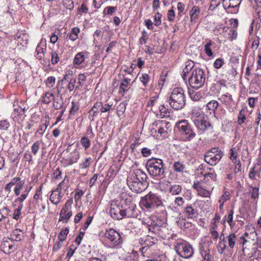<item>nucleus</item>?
I'll return each instance as SVG.
<instances>
[{
	"mask_svg": "<svg viewBox=\"0 0 261 261\" xmlns=\"http://www.w3.org/2000/svg\"><path fill=\"white\" fill-rule=\"evenodd\" d=\"M124 217L136 218L138 216V211L134 204L130 203L128 207L123 208Z\"/></svg>",
	"mask_w": 261,
	"mask_h": 261,
	"instance_id": "nucleus-18",
	"label": "nucleus"
},
{
	"mask_svg": "<svg viewBox=\"0 0 261 261\" xmlns=\"http://www.w3.org/2000/svg\"><path fill=\"white\" fill-rule=\"evenodd\" d=\"M64 80H65V75L64 76L61 81L59 83L57 87L58 93L61 95V97H62V96L64 95L65 93V90L62 86Z\"/></svg>",
	"mask_w": 261,
	"mask_h": 261,
	"instance_id": "nucleus-41",
	"label": "nucleus"
},
{
	"mask_svg": "<svg viewBox=\"0 0 261 261\" xmlns=\"http://www.w3.org/2000/svg\"><path fill=\"white\" fill-rule=\"evenodd\" d=\"M224 60L222 58H218L214 63V67L216 69H219L224 64Z\"/></svg>",
	"mask_w": 261,
	"mask_h": 261,
	"instance_id": "nucleus-51",
	"label": "nucleus"
},
{
	"mask_svg": "<svg viewBox=\"0 0 261 261\" xmlns=\"http://www.w3.org/2000/svg\"><path fill=\"white\" fill-rule=\"evenodd\" d=\"M161 16L162 15L159 13L157 12L156 15L154 16V24L156 26H159L161 23Z\"/></svg>",
	"mask_w": 261,
	"mask_h": 261,
	"instance_id": "nucleus-59",
	"label": "nucleus"
},
{
	"mask_svg": "<svg viewBox=\"0 0 261 261\" xmlns=\"http://www.w3.org/2000/svg\"><path fill=\"white\" fill-rule=\"evenodd\" d=\"M10 126L9 123L7 120L1 121L0 123V129L2 130H7Z\"/></svg>",
	"mask_w": 261,
	"mask_h": 261,
	"instance_id": "nucleus-57",
	"label": "nucleus"
},
{
	"mask_svg": "<svg viewBox=\"0 0 261 261\" xmlns=\"http://www.w3.org/2000/svg\"><path fill=\"white\" fill-rule=\"evenodd\" d=\"M126 109V106L125 103L121 102L119 106L117 107V113L119 115L123 114L125 112Z\"/></svg>",
	"mask_w": 261,
	"mask_h": 261,
	"instance_id": "nucleus-52",
	"label": "nucleus"
},
{
	"mask_svg": "<svg viewBox=\"0 0 261 261\" xmlns=\"http://www.w3.org/2000/svg\"><path fill=\"white\" fill-rule=\"evenodd\" d=\"M63 181H64L60 183L57 189L53 191L50 196V201L55 204H57L60 202V200L61 198V186L63 185Z\"/></svg>",
	"mask_w": 261,
	"mask_h": 261,
	"instance_id": "nucleus-19",
	"label": "nucleus"
},
{
	"mask_svg": "<svg viewBox=\"0 0 261 261\" xmlns=\"http://www.w3.org/2000/svg\"><path fill=\"white\" fill-rule=\"evenodd\" d=\"M85 60V56L83 52L78 53L74 57L73 63L74 64L80 65Z\"/></svg>",
	"mask_w": 261,
	"mask_h": 261,
	"instance_id": "nucleus-33",
	"label": "nucleus"
},
{
	"mask_svg": "<svg viewBox=\"0 0 261 261\" xmlns=\"http://www.w3.org/2000/svg\"><path fill=\"white\" fill-rule=\"evenodd\" d=\"M175 171L182 172L185 169V166L180 162H175L173 165Z\"/></svg>",
	"mask_w": 261,
	"mask_h": 261,
	"instance_id": "nucleus-36",
	"label": "nucleus"
},
{
	"mask_svg": "<svg viewBox=\"0 0 261 261\" xmlns=\"http://www.w3.org/2000/svg\"><path fill=\"white\" fill-rule=\"evenodd\" d=\"M10 212V210L7 207H5L0 210V213L2 214V216H4L5 218L9 215Z\"/></svg>",
	"mask_w": 261,
	"mask_h": 261,
	"instance_id": "nucleus-62",
	"label": "nucleus"
},
{
	"mask_svg": "<svg viewBox=\"0 0 261 261\" xmlns=\"http://www.w3.org/2000/svg\"><path fill=\"white\" fill-rule=\"evenodd\" d=\"M191 119L201 133L212 128L211 124L207 121V118L204 117L202 112L196 108H195L192 111Z\"/></svg>",
	"mask_w": 261,
	"mask_h": 261,
	"instance_id": "nucleus-1",
	"label": "nucleus"
},
{
	"mask_svg": "<svg viewBox=\"0 0 261 261\" xmlns=\"http://www.w3.org/2000/svg\"><path fill=\"white\" fill-rule=\"evenodd\" d=\"M173 8L174 7H172L171 9L168 11L167 13V18L170 21H173L175 19V13Z\"/></svg>",
	"mask_w": 261,
	"mask_h": 261,
	"instance_id": "nucleus-49",
	"label": "nucleus"
},
{
	"mask_svg": "<svg viewBox=\"0 0 261 261\" xmlns=\"http://www.w3.org/2000/svg\"><path fill=\"white\" fill-rule=\"evenodd\" d=\"M156 241V239L155 238H153L149 236H145L140 239V243L144 245L141 249L142 253L144 256L149 257L151 253V250L149 248L154 245Z\"/></svg>",
	"mask_w": 261,
	"mask_h": 261,
	"instance_id": "nucleus-11",
	"label": "nucleus"
},
{
	"mask_svg": "<svg viewBox=\"0 0 261 261\" xmlns=\"http://www.w3.org/2000/svg\"><path fill=\"white\" fill-rule=\"evenodd\" d=\"M174 249L179 256L186 258L192 257L194 253V250L191 245L188 242L183 241L176 242Z\"/></svg>",
	"mask_w": 261,
	"mask_h": 261,
	"instance_id": "nucleus-7",
	"label": "nucleus"
},
{
	"mask_svg": "<svg viewBox=\"0 0 261 261\" xmlns=\"http://www.w3.org/2000/svg\"><path fill=\"white\" fill-rule=\"evenodd\" d=\"M140 80L144 86H146L149 81V76L146 73H142L140 77Z\"/></svg>",
	"mask_w": 261,
	"mask_h": 261,
	"instance_id": "nucleus-47",
	"label": "nucleus"
},
{
	"mask_svg": "<svg viewBox=\"0 0 261 261\" xmlns=\"http://www.w3.org/2000/svg\"><path fill=\"white\" fill-rule=\"evenodd\" d=\"M40 141H37L35 143H34L31 147L32 151L34 153V154L36 155L38 153L40 148Z\"/></svg>",
	"mask_w": 261,
	"mask_h": 261,
	"instance_id": "nucleus-48",
	"label": "nucleus"
},
{
	"mask_svg": "<svg viewBox=\"0 0 261 261\" xmlns=\"http://www.w3.org/2000/svg\"><path fill=\"white\" fill-rule=\"evenodd\" d=\"M176 125L185 141H190L196 137V133L187 120H181Z\"/></svg>",
	"mask_w": 261,
	"mask_h": 261,
	"instance_id": "nucleus-5",
	"label": "nucleus"
},
{
	"mask_svg": "<svg viewBox=\"0 0 261 261\" xmlns=\"http://www.w3.org/2000/svg\"><path fill=\"white\" fill-rule=\"evenodd\" d=\"M1 251L6 254H10L15 250L14 243L10 238H4L0 246Z\"/></svg>",
	"mask_w": 261,
	"mask_h": 261,
	"instance_id": "nucleus-14",
	"label": "nucleus"
},
{
	"mask_svg": "<svg viewBox=\"0 0 261 261\" xmlns=\"http://www.w3.org/2000/svg\"><path fill=\"white\" fill-rule=\"evenodd\" d=\"M190 97L194 101L199 100L202 96L198 92L192 91L190 92Z\"/></svg>",
	"mask_w": 261,
	"mask_h": 261,
	"instance_id": "nucleus-54",
	"label": "nucleus"
},
{
	"mask_svg": "<svg viewBox=\"0 0 261 261\" xmlns=\"http://www.w3.org/2000/svg\"><path fill=\"white\" fill-rule=\"evenodd\" d=\"M169 104L174 110L182 109L186 105V96L184 90L181 88L174 89L170 97Z\"/></svg>",
	"mask_w": 261,
	"mask_h": 261,
	"instance_id": "nucleus-2",
	"label": "nucleus"
},
{
	"mask_svg": "<svg viewBox=\"0 0 261 261\" xmlns=\"http://www.w3.org/2000/svg\"><path fill=\"white\" fill-rule=\"evenodd\" d=\"M123 208L117 201H112L110 204V215L114 219L121 220L123 218Z\"/></svg>",
	"mask_w": 261,
	"mask_h": 261,
	"instance_id": "nucleus-12",
	"label": "nucleus"
},
{
	"mask_svg": "<svg viewBox=\"0 0 261 261\" xmlns=\"http://www.w3.org/2000/svg\"><path fill=\"white\" fill-rule=\"evenodd\" d=\"M42 124L40 125L38 129L37 132L35 133L36 135H40V136H42L44 133L45 132L48 123L47 124V120L46 118L45 119H43L42 120Z\"/></svg>",
	"mask_w": 261,
	"mask_h": 261,
	"instance_id": "nucleus-31",
	"label": "nucleus"
},
{
	"mask_svg": "<svg viewBox=\"0 0 261 261\" xmlns=\"http://www.w3.org/2000/svg\"><path fill=\"white\" fill-rule=\"evenodd\" d=\"M112 107V105H109L108 103H106L105 105L102 104V106H101L100 111L102 113H105L109 111Z\"/></svg>",
	"mask_w": 261,
	"mask_h": 261,
	"instance_id": "nucleus-60",
	"label": "nucleus"
},
{
	"mask_svg": "<svg viewBox=\"0 0 261 261\" xmlns=\"http://www.w3.org/2000/svg\"><path fill=\"white\" fill-rule=\"evenodd\" d=\"M127 185L133 192L138 193L144 191L148 187L147 181L136 182L134 180H127Z\"/></svg>",
	"mask_w": 261,
	"mask_h": 261,
	"instance_id": "nucleus-13",
	"label": "nucleus"
},
{
	"mask_svg": "<svg viewBox=\"0 0 261 261\" xmlns=\"http://www.w3.org/2000/svg\"><path fill=\"white\" fill-rule=\"evenodd\" d=\"M230 199V194L228 191L224 192V194L220 198L218 202L220 203L219 208L222 210L223 208L224 203Z\"/></svg>",
	"mask_w": 261,
	"mask_h": 261,
	"instance_id": "nucleus-30",
	"label": "nucleus"
},
{
	"mask_svg": "<svg viewBox=\"0 0 261 261\" xmlns=\"http://www.w3.org/2000/svg\"><path fill=\"white\" fill-rule=\"evenodd\" d=\"M247 113V108H243L242 110L240 111L238 119H237V122L238 124L239 125H241L242 124H243L246 119V113Z\"/></svg>",
	"mask_w": 261,
	"mask_h": 261,
	"instance_id": "nucleus-29",
	"label": "nucleus"
},
{
	"mask_svg": "<svg viewBox=\"0 0 261 261\" xmlns=\"http://www.w3.org/2000/svg\"><path fill=\"white\" fill-rule=\"evenodd\" d=\"M194 66V63L192 61H189L186 62L185 68L184 69V71L185 72H189Z\"/></svg>",
	"mask_w": 261,
	"mask_h": 261,
	"instance_id": "nucleus-50",
	"label": "nucleus"
},
{
	"mask_svg": "<svg viewBox=\"0 0 261 261\" xmlns=\"http://www.w3.org/2000/svg\"><path fill=\"white\" fill-rule=\"evenodd\" d=\"M81 143L82 146L85 148L87 149L90 147L91 142L90 140L86 137H83L81 140Z\"/></svg>",
	"mask_w": 261,
	"mask_h": 261,
	"instance_id": "nucleus-46",
	"label": "nucleus"
},
{
	"mask_svg": "<svg viewBox=\"0 0 261 261\" xmlns=\"http://www.w3.org/2000/svg\"><path fill=\"white\" fill-rule=\"evenodd\" d=\"M223 153L218 148H214L204 155L205 161L211 166L216 165L222 157Z\"/></svg>",
	"mask_w": 261,
	"mask_h": 261,
	"instance_id": "nucleus-10",
	"label": "nucleus"
},
{
	"mask_svg": "<svg viewBox=\"0 0 261 261\" xmlns=\"http://www.w3.org/2000/svg\"><path fill=\"white\" fill-rule=\"evenodd\" d=\"M185 203V200L184 198L182 197L178 196L175 198L173 204L177 207H181L184 205Z\"/></svg>",
	"mask_w": 261,
	"mask_h": 261,
	"instance_id": "nucleus-39",
	"label": "nucleus"
},
{
	"mask_svg": "<svg viewBox=\"0 0 261 261\" xmlns=\"http://www.w3.org/2000/svg\"><path fill=\"white\" fill-rule=\"evenodd\" d=\"M31 187L30 188V189L29 190H25L20 195V196L18 197L15 200V202H19L18 205H22L23 206V202L24 200L27 198L29 193L31 189Z\"/></svg>",
	"mask_w": 261,
	"mask_h": 261,
	"instance_id": "nucleus-32",
	"label": "nucleus"
},
{
	"mask_svg": "<svg viewBox=\"0 0 261 261\" xmlns=\"http://www.w3.org/2000/svg\"><path fill=\"white\" fill-rule=\"evenodd\" d=\"M130 79L126 78L123 79L120 85L119 93L124 95L125 93L128 91L130 87Z\"/></svg>",
	"mask_w": 261,
	"mask_h": 261,
	"instance_id": "nucleus-22",
	"label": "nucleus"
},
{
	"mask_svg": "<svg viewBox=\"0 0 261 261\" xmlns=\"http://www.w3.org/2000/svg\"><path fill=\"white\" fill-rule=\"evenodd\" d=\"M250 188L252 189L251 191V197L252 199H258L259 196V188L250 186Z\"/></svg>",
	"mask_w": 261,
	"mask_h": 261,
	"instance_id": "nucleus-44",
	"label": "nucleus"
},
{
	"mask_svg": "<svg viewBox=\"0 0 261 261\" xmlns=\"http://www.w3.org/2000/svg\"><path fill=\"white\" fill-rule=\"evenodd\" d=\"M185 212L188 218H195L198 216L197 211L191 205L187 206L185 210Z\"/></svg>",
	"mask_w": 261,
	"mask_h": 261,
	"instance_id": "nucleus-26",
	"label": "nucleus"
},
{
	"mask_svg": "<svg viewBox=\"0 0 261 261\" xmlns=\"http://www.w3.org/2000/svg\"><path fill=\"white\" fill-rule=\"evenodd\" d=\"M205 73L201 68H196L192 71L191 76L189 78L190 86L196 89L202 87L205 82Z\"/></svg>",
	"mask_w": 261,
	"mask_h": 261,
	"instance_id": "nucleus-4",
	"label": "nucleus"
},
{
	"mask_svg": "<svg viewBox=\"0 0 261 261\" xmlns=\"http://www.w3.org/2000/svg\"><path fill=\"white\" fill-rule=\"evenodd\" d=\"M54 99V94L51 92H46L42 97V102L44 103H48Z\"/></svg>",
	"mask_w": 261,
	"mask_h": 261,
	"instance_id": "nucleus-38",
	"label": "nucleus"
},
{
	"mask_svg": "<svg viewBox=\"0 0 261 261\" xmlns=\"http://www.w3.org/2000/svg\"><path fill=\"white\" fill-rule=\"evenodd\" d=\"M198 195L203 197H210L211 192L201 187L197 192Z\"/></svg>",
	"mask_w": 261,
	"mask_h": 261,
	"instance_id": "nucleus-45",
	"label": "nucleus"
},
{
	"mask_svg": "<svg viewBox=\"0 0 261 261\" xmlns=\"http://www.w3.org/2000/svg\"><path fill=\"white\" fill-rule=\"evenodd\" d=\"M104 237L109 241V246L112 248L120 247L123 242L120 233L113 228L107 230Z\"/></svg>",
	"mask_w": 261,
	"mask_h": 261,
	"instance_id": "nucleus-6",
	"label": "nucleus"
},
{
	"mask_svg": "<svg viewBox=\"0 0 261 261\" xmlns=\"http://www.w3.org/2000/svg\"><path fill=\"white\" fill-rule=\"evenodd\" d=\"M240 151L239 146L232 147L228 153V157L232 162L238 166V170H240L241 168V164L238 158V153Z\"/></svg>",
	"mask_w": 261,
	"mask_h": 261,
	"instance_id": "nucleus-17",
	"label": "nucleus"
},
{
	"mask_svg": "<svg viewBox=\"0 0 261 261\" xmlns=\"http://www.w3.org/2000/svg\"><path fill=\"white\" fill-rule=\"evenodd\" d=\"M229 246L231 248L234 247L235 244L237 241V236L234 233H231L227 236Z\"/></svg>",
	"mask_w": 261,
	"mask_h": 261,
	"instance_id": "nucleus-34",
	"label": "nucleus"
},
{
	"mask_svg": "<svg viewBox=\"0 0 261 261\" xmlns=\"http://www.w3.org/2000/svg\"><path fill=\"white\" fill-rule=\"evenodd\" d=\"M116 7L109 6L106 8L103 13L108 15H112L116 11Z\"/></svg>",
	"mask_w": 261,
	"mask_h": 261,
	"instance_id": "nucleus-53",
	"label": "nucleus"
},
{
	"mask_svg": "<svg viewBox=\"0 0 261 261\" xmlns=\"http://www.w3.org/2000/svg\"><path fill=\"white\" fill-rule=\"evenodd\" d=\"M199 250L202 258V261H211L210 250L205 243L201 244Z\"/></svg>",
	"mask_w": 261,
	"mask_h": 261,
	"instance_id": "nucleus-20",
	"label": "nucleus"
},
{
	"mask_svg": "<svg viewBox=\"0 0 261 261\" xmlns=\"http://www.w3.org/2000/svg\"><path fill=\"white\" fill-rule=\"evenodd\" d=\"M226 245L224 242L220 241L218 244V251L220 253H222L225 249Z\"/></svg>",
	"mask_w": 261,
	"mask_h": 261,
	"instance_id": "nucleus-63",
	"label": "nucleus"
},
{
	"mask_svg": "<svg viewBox=\"0 0 261 261\" xmlns=\"http://www.w3.org/2000/svg\"><path fill=\"white\" fill-rule=\"evenodd\" d=\"M80 33V30L77 28H73L69 35V38L72 41L75 40L78 37V34Z\"/></svg>",
	"mask_w": 261,
	"mask_h": 261,
	"instance_id": "nucleus-37",
	"label": "nucleus"
},
{
	"mask_svg": "<svg viewBox=\"0 0 261 261\" xmlns=\"http://www.w3.org/2000/svg\"><path fill=\"white\" fill-rule=\"evenodd\" d=\"M71 146L72 147L73 150L68 155V159H66V161L68 162L66 163V165H70L76 163L80 157V154L76 150L77 144H74V143H72V144H69L67 149L68 151L69 152V150H71L70 147Z\"/></svg>",
	"mask_w": 261,
	"mask_h": 261,
	"instance_id": "nucleus-15",
	"label": "nucleus"
},
{
	"mask_svg": "<svg viewBox=\"0 0 261 261\" xmlns=\"http://www.w3.org/2000/svg\"><path fill=\"white\" fill-rule=\"evenodd\" d=\"M218 102L217 101L212 100L207 103L206 105V108L210 111L214 112L218 107Z\"/></svg>",
	"mask_w": 261,
	"mask_h": 261,
	"instance_id": "nucleus-40",
	"label": "nucleus"
},
{
	"mask_svg": "<svg viewBox=\"0 0 261 261\" xmlns=\"http://www.w3.org/2000/svg\"><path fill=\"white\" fill-rule=\"evenodd\" d=\"M45 49L46 45L42 42V40H41L40 43L36 47V51L37 54L36 57L37 59L41 60L42 58H43L44 56V52Z\"/></svg>",
	"mask_w": 261,
	"mask_h": 261,
	"instance_id": "nucleus-25",
	"label": "nucleus"
},
{
	"mask_svg": "<svg viewBox=\"0 0 261 261\" xmlns=\"http://www.w3.org/2000/svg\"><path fill=\"white\" fill-rule=\"evenodd\" d=\"M146 168L149 174L153 176H163L165 172L162 160L158 158H151L148 160Z\"/></svg>",
	"mask_w": 261,
	"mask_h": 261,
	"instance_id": "nucleus-3",
	"label": "nucleus"
},
{
	"mask_svg": "<svg viewBox=\"0 0 261 261\" xmlns=\"http://www.w3.org/2000/svg\"><path fill=\"white\" fill-rule=\"evenodd\" d=\"M214 226L212 228H211L210 229V233L212 235V237L214 239H217L219 237V234L218 232L216 230H215V227H216V225L215 223H214Z\"/></svg>",
	"mask_w": 261,
	"mask_h": 261,
	"instance_id": "nucleus-55",
	"label": "nucleus"
},
{
	"mask_svg": "<svg viewBox=\"0 0 261 261\" xmlns=\"http://www.w3.org/2000/svg\"><path fill=\"white\" fill-rule=\"evenodd\" d=\"M140 203L146 209L153 210L160 206L161 202L157 196L150 192L141 198Z\"/></svg>",
	"mask_w": 261,
	"mask_h": 261,
	"instance_id": "nucleus-8",
	"label": "nucleus"
},
{
	"mask_svg": "<svg viewBox=\"0 0 261 261\" xmlns=\"http://www.w3.org/2000/svg\"><path fill=\"white\" fill-rule=\"evenodd\" d=\"M55 82V78L54 76H49L46 80V84L49 87H51Z\"/></svg>",
	"mask_w": 261,
	"mask_h": 261,
	"instance_id": "nucleus-61",
	"label": "nucleus"
},
{
	"mask_svg": "<svg viewBox=\"0 0 261 261\" xmlns=\"http://www.w3.org/2000/svg\"><path fill=\"white\" fill-rule=\"evenodd\" d=\"M185 5L181 2H178L177 5V8L178 10V15L181 16V13L185 9Z\"/></svg>",
	"mask_w": 261,
	"mask_h": 261,
	"instance_id": "nucleus-64",
	"label": "nucleus"
},
{
	"mask_svg": "<svg viewBox=\"0 0 261 261\" xmlns=\"http://www.w3.org/2000/svg\"><path fill=\"white\" fill-rule=\"evenodd\" d=\"M212 44V41L210 40L208 42L206 43V44L204 45V51L206 55L209 57H212L214 55L213 52L212 51L211 48Z\"/></svg>",
	"mask_w": 261,
	"mask_h": 261,
	"instance_id": "nucleus-35",
	"label": "nucleus"
},
{
	"mask_svg": "<svg viewBox=\"0 0 261 261\" xmlns=\"http://www.w3.org/2000/svg\"><path fill=\"white\" fill-rule=\"evenodd\" d=\"M23 206L21 205H18V207L14 210L12 216L14 219L17 220L19 219L20 216L21 214V211L23 208Z\"/></svg>",
	"mask_w": 261,
	"mask_h": 261,
	"instance_id": "nucleus-42",
	"label": "nucleus"
},
{
	"mask_svg": "<svg viewBox=\"0 0 261 261\" xmlns=\"http://www.w3.org/2000/svg\"><path fill=\"white\" fill-rule=\"evenodd\" d=\"M182 188L179 185H173L169 189V193L172 195H178L182 192Z\"/></svg>",
	"mask_w": 261,
	"mask_h": 261,
	"instance_id": "nucleus-27",
	"label": "nucleus"
},
{
	"mask_svg": "<svg viewBox=\"0 0 261 261\" xmlns=\"http://www.w3.org/2000/svg\"><path fill=\"white\" fill-rule=\"evenodd\" d=\"M261 172V165L256 164L254 166L250 169L248 177L252 180L256 179V177L260 176Z\"/></svg>",
	"mask_w": 261,
	"mask_h": 261,
	"instance_id": "nucleus-21",
	"label": "nucleus"
},
{
	"mask_svg": "<svg viewBox=\"0 0 261 261\" xmlns=\"http://www.w3.org/2000/svg\"><path fill=\"white\" fill-rule=\"evenodd\" d=\"M14 187L13 191L16 196L20 194L21 191L25 186V180L19 177H15L11 179L10 182L6 185L4 189L6 192L10 193L11 189Z\"/></svg>",
	"mask_w": 261,
	"mask_h": 261,
	"instance_id": "nucleus-9",
	"label": "nucleus"
},
{
	"mask_svg": "<svg viewBox=\"0 0 261 261\" xmlns=\"http://www.w3.org/2000/svg\"><path fill=\"white\" fill-rule=\"evenodd\" d=\"M142 223L144 225L148 227L149 231L154 232L155 231V221L150 217L143 218L142 220Z\"/></svg>",
	"mask_w": 261,
	"mask_h": 261,
	"instance_id": "nucleus-24",
	"label": "nucleus"
},
{
	"mask_svg": "<svg viewBox=\"0 0 261 261\" xmlns=\"http://www.w3.org/2000/svg\"><path fill=\"white\" fill-rule=\"evenodd\" d=\"M237 37V32L233 29H231L228 33V38L230 40L236 39Z\"/></svg>",
	"mask_w": 261,
	"mask_h": 261,
	"instance_id": "nucleus-56",
	"label": "nucleus"
},
{
	"mask_svg": "<svg viewBox=\"0 0 261 261\" xmlns=\"http://www.w3.org/2000/svg\"><path fill=\"white\" fill-rule=\"evenodd\" d=\"M10 237V239L13 241H20L22 238V232L19 229H14L12 231Z\"/></svg>",
	"mask_w": 261,
	"mask_h": 261,
	"instance_id": "nucleus-28",
	"label": "nucleus"
},
{
	"mask_svg": "<svg viewBox=\"0 0 261 261\" xmlns=\"http://www.w3.org/2000/svg\"><path fill=\"white\" fill-rule=\"evenodd\" d=\"M59 60L58 54L56 52H53L51 54V63L55 64L58 63Z\"/></svg>",
	"mask_w": 261,
	"mask_h": 261,
	"instance_id": "nucleus-58",
	"label": "nucleus"
},
{
	"mask_svg": "<svg viewBox=\"0 0 261 261\" xmlns=\"http://www.w3.org/2000/svg\"><path fill=\"white\" fill-rule=\"evenodd\" d=\"M147 176L146 174L140 169H136L133 171L130 177L127 180L139 181H147Z\"/></svg>",
	"mask_w": 261,
	"mask_h": 261,
	"instance_id": "nucleus-16",
	"label": "nucleus"
},
{
	"mask_svg": "<svg viewBox=\"0 0 261 261\" xmlns=\"http://www.w3.org/2000/svg\"><path fill=\"white\" fill-rule=\"evenodd\" d=\"M79 106L76 102H71V106L69 111V118H70L71 115H74L79 110Z\"/></svg>",
	"mask_w": 261,
	"mask_h": 261,
	"instance_id": "nucleus-43",
	"label": "nucleus"
},
{
	"mask_svg": "<svg viewBox=\"0 0 261 261\" xmlns=\"http://www.w3.org/2000/svg\"><path fill=\"white\" fill-rule=\"evenodd\" d=\"M200 14V9L196 6H194L190 12L191 21L194 23L197 22Z\"/></svg>",
	"mask_w": 261,
	"mask_h": 261,
	"instance_id": "nucleus-23",
	"label": "nucleus"
}]
</instances>
